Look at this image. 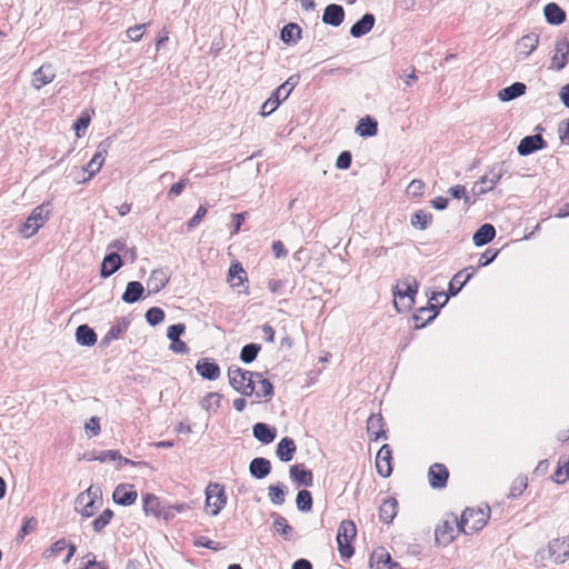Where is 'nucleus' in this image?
Masks as SVG:
<instances>
[{
    "label": "nucleus",
    "instance_id": "nucleus-36",
    "mask_svg": "<svg viewBox=\"0 0 569 569\" xmlns=\"http://www.w3.org/2000/svg\"><path fill=\"white\" fill-rule=\"evenodd\" d=\"M526 84L522 82H513L511 86L501 89L498 92V98L503 101H511L517 99L526 93Z\"/></svg>",
    "mask_w": 569,
    "mask_h": 569
},
{
    "label": "nucleus",
    "instance_id": "nucleus-11",
    "mask_svg": "<svg viewBox=\"0 0 569 569\" xmlns=\"http://www.w3.org/2000/svg\"><path fill=\"white\" fill-rule=\"evenodd\" d=\"M548 551L556 563H565L569 560V535L551 540L548 543Z\"/></svg>",
    "mask_w": 569,
    "mask_h": 569
},
{
    "label": "nucleus",
    "instance_id": "nucleus-26",
    "mask_svg": "<svg viewBox=\"0 0 569 569\" xmlns=\"http://www.w3.org/2000/svg\"><path fill=\"white\" fill-rule=\"evenodd\" d=\"M376 22V18L372 13H365L357 22L350 28V34L353 38H361L369 33Z\"/></svg>",
    "mask_w": 569,
    "mask_h": 569
},
{
    "label": "nucleus",
    "instance_id": "nucleus-3",
    "mask_svg": "<svg viewBox=\"0 0 569 569\" xmlns=\"http://www.w3.org/2000/svg\"><path fill=\"white\" fill-rule=\"evenodd\" d=\"M102 505V490L99 486H90L87 490L78 495L76 499V510L84 518H90Z\"/></svg>",
    "mask_w": 569,
    "mask_h": 569
},
{
    "label": "nucleus",
    "instance_id": "nucleus-52",
    "mask_svg": "<svg viewBox=\"0 0 569 569\" xmlns=\"http://www.w3.org/2000/svg\"><path fill=\"white\" fill-rule=\"evenodd\" d=\"M147 322L154 327L161 323L164 319V311L159 307H151L146 312Z\"/></svg>",
    "mask_w": 569,
    "mask_h": 569
},
{
    "label": "nucleus",
    "instance_id": "nucleus-45",
    "mask_svg": "<svg viewBox=\"0 0 569 569\" xmlns=\"http://www.w3.org/2000/svg\"><path fill=\"white\" fill-rule=\"evenodd\" d=\"M221 395L218 392H209L207 393L200 401V406L206 411H217L220 407Z\"/></svg>",
    "mask_w": 569,
    "mask_h": 569
},
{
    "label": "nucleus",
    "instance_id": "nucleus-43",
    "mask_svg": "<svg viewBox=\"0 0 569 569\" xmlns=\"http://www.w3.org/2000/svg\"><path fill=\"white\" fill-rule=\"evenodd\" d=\"M301 28L293 22L286 24L280 32V38L284 43L296 42L300 38Z\"/></svg>",
    "mask_w": 569,
    "mask_h": 569
},
{
    "label": "nucleus",
    "instance_id": "nucleus-2",
    "mask_svg": "<svg viewBox=\"0 0 569 569\" xmlns=\"http://www.w3.org/2000/svg\"><path fill=\"white\" fill-rule=\"evenodd\" d=\"M489 506H486L483 509L467 508L459 520V528L461 529V532L465 535H471L482 529L489 519Z\"/></svg>",
    "mask_w": 569,
    "mask_h": 569
},
{
    "label": "nucleus",
    "instance_id": "nucleus-25",
    "mask_svg": "<svg viewBox=\"0 0 569 569\" xmlns=\"http://www.w3.org/2000/svg\"><path fill=\"white\" fill-rule=\"evenodd\" d=\"M253 437L263 445L271 443L277 437V429L264 422H257L252 427Z\"/></svg>",
    "mask_w": 569,
    "mask_h": 569
},
{
    "label": "nucleus",
    "instance_id": "nucleus-55",
    "mask_svg": "<svg viewBox=\"0 0 569 569\" xmlns=\"http://www.w3.org/2000/svg\"><path fill=\"white\" fill-rule=\"evenodd\" d=\"M455 199H463L465 203L470 204L472 201L470 197L467 196L466 187L462 184H457L448 189L447 191Z\"/></svg>",
    "mask_w": 569,
    "mask_h": 569
},
{
    "label": "nucleus",
    "instance_id": "nucleus-58",
    "mask_svg": "<svg viewBox=\"0 0 569 569\" xmlns=\"http://www.w3.org/2000/svg\"><path fill=\"white\" fill-rule=\"evenodd\" d=\"M147 26H148L147 23H142V24H136L133 27L128 28L126 31L127 37L131 41H134V42L140 41L143 36V30L146 29Z\"/></svg>",
    "mask_w": 569,
    "mask_h": 569
},
{
    "label": "nucleus",
    "instance_id": "nucleus-54",
    "mask_svg": "<svg viewBox=\"0 0 569 569\" xmlns=\"http://www.w3.org/2000/svg\"><path fill=\"white\" fill-rule=\"evenodd\" d=\"M527 478L526 477H518L513 480L511 487H510V493L509 496L511 498H517L522 495L525 489L527 488Z\"/></svg>",
    "mask_w": 569,
    "mask_h": 569
},
{
    "label": "nucleus",
    "instance_id": "nucleus-19",
    "mask_svg": "<svg viewBox=\"0 0 569 569\" xmlns=\"http://www.w3.org/2000/svg\"><path fill=\"white\" fill-rule=\"evenodd\" d=\"M569 41L566 38L557 39L555 42V53L551 58L552 67L560 71L568 62Z\"/></svg>",
    "mask_w": 569,
    "mask_h": 569
},
{
    "label": "nucleus",
    "instance_id": "nucleus-31",
    "mask_svg": "<svg viewBox=\"0 0 569 569\" xmlns=\"http://www.w3.org/2000/svg\"><path fill=\"white\" fill-rule=\"evenodd\" d=\"M398 513V501L396 498H387L379 507V519L385 523H391Z\"/></svg>",
    "mask_w": 569,
    "mask_h": 569
},
{
    "label": "nucleus",
    "instance_id": "nucleus-47",
    "mask_svg": "<svg viewBox=\"0 0 569 569\" xmlns=\"http://www.w3.org/2000/svg\"><path fill=\"white\" fill-rule=\"evenodd\" d=\"M188 509H189V506L187 503H176V505L163 506L161 518L166 521H169V520L173 519L177 513L184 512Z\"/></svg>",
    "mask_w": 569,
    "mask_h": 569
},
{
    "label": "nucleus",
    "instance_id": "nucleus-13",
    "mask_svg": "<svg viewBox=\"0 0 569 569\" xmlns=\"http://www.w3.org/2000/svg\"><path fill=\"white\" fill-rule=\"evenodd\" d=\"M440 303L437 306L429 301L427 307H421L417 310V312L412 316V320L415 322L416 329H421L430 323L438 315L440 309Z\"/></svg>",
    "mask_w": 569,
    "mask_h": 569
},
{
    "label": "nucleus",
    "instance_id": "nucleus-5",
    "mask_svg": "<svg viewBox=\"0 0 569 569\" xmlns=\"http://www.w3.org/2000/svg\"><path fill=\"white\" fill-rule=\"evenodd\" d=\"M252 371L244 370L240 367L231 366L228 369V379L230 386L242 396H252L254 392L253 382L250 379Z\"/></svg>",
    "mask_w": 569,
    "mask_h": 569
},
{
    "label": "nucleus",
    "instance_id": "nucleus-4",
    "mask_svg": "<svg viewBox=\"0 0 569 569\" xmlns=\"http://www.w3.org/2000/svg\"><path fill=\"white\" fill-rule=\"evenodd\" d=\"M357 535V528L352 520H342L338 528L337 543L338 550L342 559H350L355 549L351 545Z\"/></svg>",
    "mask_w": 569,
    "mask_h": 569
},
{
    "label": "nucleus",
    "instance_id": "nucleus-61",
    "mask_svg": "<svg viewBox=\"0 0 569 569\" xmlns=\"http://www.w3.org/2000/svg\"><path fill=\"white\" fill-rule=\"evenodd\" d=\"M117 458H120V452L118 450H104L99 452V455L93 456L89 460H98L100 462L106 461H116Z\"/></svg>",
    "mask_w": 569,
    "mask_h": 569
},
{
    "label": "nucleus",
    "instance_id": "nucleus-35",
    "mask_svg": "<svg viewBox=\"0 0 569 569\" xmlns=\"http://www.w3.org/2000/svg\"><path fill=\"white\" fill-rule=\"evenodd\" d=\"M76 340L80 346L92 347L97 342V335L88 325H80L76 330Z\"/></svg>",
    "mask_w": 569,
    "mask_h": 569
},
{
    "label": "nucleus",
    "instance_id": "nucleus-49",
    "mask_svg": "<svg viewBox=\"0 0 569 569\" xmlns=\"http://www.w3.org/2000/svg\"><path fill=\"white\" fill-rule=\"evenodd\" d=\"M299 80V74L290 76L286 82H283L277 88V93H283L282 99H287L292 92V90L298 86Z\"/></svg>",
    "mask_w": 569,
    "mask_h": 569
},
{
    "label": "nucleus",
    "instance_id": "nucleus-8",
    "mask_svg": "<svg viewBox=\"0 0 569 569\" xmlns=\"http://www.w3.org/2000/svg\"><path fill=\"white\" fill-rule=\"evenodd\" d=\"M50 210L48 204H40L36 207L26 222L20 228V233L23 238H30L43 226L49 218Z\"/></svg>",
    "mask_w": 569,
    "mask_h": 569
},
{
    "label": "nucleus",
    "instance_id": "nucleus-22",
    "mask_svg": "<svg viewBox=\"0 0 569 569\" xmlns=\"http://www.w3.org/2000/svg\"><path fill=\"white\" fill-rule=\"evenodd\" d=\"M123 266L122 259L118 252H110L106 254L100 268V276L109 278Z\"/></svg>",
    "mask_w": 569,
    "mask_h": 569
},
{
    "label": "nucleus",
    "instance_id": "nucleus-32",
    "mask_svg": "<svg viewBox=\"0 0 569 569\" xmlns=\"http://www.w3.org/2000/svg\"><path fill=\"white\" fill-rule=\"evenodd\" d=\"M129 325L130 320L128 318H119L101 339V346H108L111 341L117 340L122 332L127 331Z\"/></svg>",
    "mask_w": 569,
    "mask_h": 569
},
{
    "label": "nucleus",
    "instance_id": "nucleus-10",
    "mask_svg": "<svg viewBox=\"0 0 569 569\" xmlns=\"http://www.w3.org/2000/svg\"><path fill=\"white\" fill-rule=\"evenodd\" d=\"M539 44V34L536 32H530L522 36L516 42V60L522 61L526 60L537 48Z\"/></svg>",
    "mask_w": 569,
    "mask_h": 569
},
{
    "label": "nucleus",
    "instance_id": "nucleus-38",
    "mask_svg": "<svg viewBox=\"0 0 569 569\" xmlns=\"http://www.w3.org/2000/svg\"><path fill=\"white\" fill-rule=\"evenodd\" d=\"M162 505L159 498L154 495L148 493L143 498V511L146 515H152L157 518H161Z\"/></svg>",
    "mask_w": 569,
    "mask_h": 569
},
{
    "label": "nucleus",
    "instance_id": "nucleus-12",
    "mask_svg": "<svg viewBox=\"0 0 569 569\" xmlns=\"http://www.w3.org/2000/svg\"><path fill=\"white\" fill-rule=\"evenodd\" d=\"M138 498L137 491L133 489L132 485L120 483L116 487L112 499L117 505L120 506H131L136 502Z\"/></svg>",
    "mask_w": 569,
    "mask_h": 569
},
{
    "label": "nucleus",
    "instance_id": "nucleus-44",
    "mask_svg": "<svg viewBox=\"0 0 569 569\" xmlns=\"http://www.w3.org/2000/svg\"><path fill=\"white\" fill-rule=\"evenodd\" d=\"M260 350H261L260 345L254 343V342L248 343L242 347L239 358L243 363L249 365L257 359Z\"/></svg>",
    "mask_w": 569,
    "mask_h": 569
},
{
    "label": "nucleus",
    "instance_id": "nucleus-16",
    "mask_svg": "<svg viewBox=\"0 0 569 569\" xmlns=\"http://www.w3.org/2000/svg\"><path fill=\"white\" fill-rule=\"evenodd\" d=\"M194 369L202 379L210 381L217 380L221 373L219 365L208 358L198 360Z\"/></svg>",
    "mask_w": 569,
    "mask_h": 569
},
{
    "label": "nucleus",
    "instance_id": "nucleus-37",
    "mask_svg": "<svg viewBox=\"0 0 569 569\" xmlns=\"http://www.w3.org/2000/svg\"><path fill=\"white\" fill-rule=\"evenodd\" d=\"M144 288L139 281H130L128 282L124 292L122 293L121 299L126 303H134L140 300L143 296Z\"/></svg>",
    "mask_w": 569,
    "mask_h": 569
},
{
    "label": "nucleus",
    "instance_id": "nucleus-27",
    "mask_svg": "<svg viewBox=\"0 0 569 569\" xmlns=\"http://www.w3.org/2000/svg\"><path fill=\"white\" fill-rule=\"evenodd\" d=\"M169 279L170 277L164 269H156L147 280V287L150 292L158 293L168 284Z\"/></svg>",
    "mask_w": 569,
    "mask_h": 569
},
{
    "label": "nucleus",
    "instance_id": "nucleus-62",
    "mask_svg": "<svg viewBox=\"0 0 569 569\" xmlns=\"http://www.w3.org/2000/svg\"><path fill=\"white\" fill-rule=\"evenodd\" d=\"M186 331L184 323H176L168 328L167 337L172 342L173 340H180V336Z\"/></svg>",
    "mask_w": 569,
    "mask_h": 569
},
{
    "label": "nucleus",
    "instance_id": "nucleus-56",
    "mask_svg": "<svg viewBox=\"0 0 569 569\" xmlns=\"http://www.w3.org/2000/svg\"><path fill=\"white\" fill-rule=\"evenodd\" d=\"M487 180H488V174H483L479 180H477L473 183V186L471 188V192L473 196H481L491 190L489 188Z\"/></svg>",
    "mask_w": 569,
    "mask_h": 569
},
{
    "label": "nucleus",
    "instance_id": "nucleus-42",
    "mask_svg": "<svg viewBox=\"0 0 569 569\" xmlns=\"http://www.w3.org/2000/svg\"><path fill=\"white\" fill-rule=\"evenodd\" d=\"M273 529L286 540H289L293 533V528L288 523L287 519L274 513Z\"/></svg>",
    "mask_w": 569,
    "mask_h": 569
},
{
    "label": "nucleus",
    "instance_id": "nucleus-14",
    "mask_svg": "<svg viewBox=\"0 0 569 569\" xmlns=\"http://www.w3.org/2000/svg\"><path fill=\"white\" fill-rule=\"evenodd\" d=\"M546 147V141L540 134H532L522 138L517 147V151L520 156H529L538 150H542Z\"/></svg>",
    "mask_w": 569,
    "mask_h": 569
},
{
    "label": "nucleus",
    "instance_id": "nucleus-60",
    "mask_svg": "<svg viewBox=\"0 0 569 569\" xmlns=\"http://www.w3.org/2000/svg\"><path fill=\"white\" fill-rule=\"evenodd\" d=\"M208 212V208L206 204H201L197 212L194 213V216L188 221L187 226H188V229H193L196 228L201 221L202 219L206 217Z\"/></svg>",
    "mask_w": 569,
    "mask_h": 569
},
{
    "label": "nucleus",
    "instance_id": "nucleus-28",
    "mask_svg": "<svg viewBox=\"0 0 569 569\" xmlns=\"http://www.w3.org/2000/svg\"><path fill=\"white\" fill-rule=\"evenodd\" d=\"M271 462L267 458L257 457L249 463V472L256 479H263L271 472Z\"/></svg>",
    "mask_w": 569,
    "mask_h": 569
},
{
    "label": "nucleus",
    "instance_id": "nucleus-23",
    "mask_svg": "<svg viewBox=\"0 0 569 569\" xmlns=\"http://www.w3.org/2000/svg\"><path fill=\"white\" fill-rule=\"evenodd\" d=\"M345 19V9L340 4L331 3L325 8L322 21L332 27H339Z\"/></svg>",
    "mask_w": 569,
    "mask_h": 569
},
{
    "label": "nucleus",
    "instance_id": "nucleus-21",
    "mask_svg": "<svg viewBox=\"0 0 569 569\" xmlns=\"http://www.w3.org/2000/svg\"><path fill=\"white\" fill-rule=\"evenodd\" d=\"M367 432L372 441L386 438L385 421L380 413H372L367 420Z\"/></svg>",
    "mask_w": 569,
    "mask_h": 569
},
{
    "label": "nucleus",
    "instance_id": "nucleus-7",
    "mask_svg": "<svg viewBox=\"0 0 569 569\" xmlns=\"http://www.w3.org/2000/svg\"><path fill=\"white\" fill-rule=\"evenodd\" d=\"M476 272V268L468 267L463 270L457 272L449 282L448 292H433L431 299H436V296H443V301L440 303V307L446 306L450 297L457 296L461 289L466 286V283L472 278Z\"/></svg>",
    "mask_w": 569,
    "mask_h": 569
},
{
    "label": "nucleus",
    "instance_id": "nucleus-41",
    "mask_svg": "<svg viewBox=\"0 0 569 569\" xmlns=\"http://www.w3.org/2000/svg\"><path fill=\"white\" fill-rule=\"evenodd\" d=\"M410 222L415 228L426 230L432 222V214L423 210H418L411 216Z\"/></svg>",
    "mask_w": 569,
    "mask_h": 569
},
{
    "label": "nucleus",
    "instance_id": "nucleus-51",
    "mask_svg": "<svg viewBox=\"0 0 569 569\" xmlns=\"http://www.w3.org/2000/svg\"><path fill=\"white\" fill-rule=\"evenodd\" d=\"M103 162L104 157L102 156V152H97L84 168L89 173L87 179H91L97 172H99Z\"/></svg>",
    "mask_w": 569,
    "mask_h": 569
},
{
    "label": "nucleus",
    "instance_id": "nucleus-1",
    "mask_svg": "<svg viewBox=\"0 0 569 569\" xmlns=\"http://www.w3.org/2000/svg\"><path fill=\"white\" fill-rule=\"evenodd\" d=\"M419 284L413 277H406L393 289V306L398 312L412 308Z\"/></svg>",
    "mask_w": 569,
    "mask_h": 569
},
{
    "label": "nucleus",
    "instance_id": "nucleus-6",
    "mask_svg": "<svg viewBox=\"0 0 569 569\" xmlns=\"http://www.w3.org/2000/svg\"><path fill=\"white\" fill-rule=\"evenodd\" d=\"M227 503L224 487L210 482L206 488V509L209 515L216 517Z\"/></svg>",
    "mask_w": 569,
    "mask_h": 569
},
{
    "label": "nucleus",
    "instance_id": "nucleus-15",
    "mask_svg": "<svg viewBox=\"0 0 569 569\" xmlns=\"http://www.w3.org/2000/svg\"><path fill=\"white\" fill-rule=\"evenodd\" d=\"M392 451L389 445H383L376 457V468L377 472L383 477L387 478L392 472V466H391V456Z\"/></svg>",
    "mask_w": 569,
    "mask_h": 569
},
{
    "label": "nucleus",
    "instance_id": "nucleus-9",
    "mask_svg": "<svg viewBox=\"0 0 569 569\" xmlns=\"http://www.w3.org/2000/svg\"><path fill=\"white\" fill-rule=\"evenodd\" d=\"M458 532H461L459 520L456 516L451 515L437 526L435 536L438 543L447 546L455 539Z\"/></svg>",
    "mask_w": 569,
    "mask_h": 569
},
{
    "label": "nucleus",
    "instance_id": "nucleus-50",
    "mask_svg": "<svg viewBox=\"0 0 569 569\" xmlns=\"http://www.w3.org/2000/svg\"><path fill=\"white\" fill-rule=\"evenodd\" d=\"M299 80V74L290 76L286 82H283L277 88V93H283L282 99H287L292 92V90L298 86Z\"/></svg>",
    "mask_w": 569,
    "mask_h": 569
},
{
    "label": "nucleus",
    "instance_id": "nucleus-29",
    "mask_svg": "<svg viewBox=\"0 0 569 569\" xmlns=\"http://www.w3.org/2000/svg\"><path fill=\"white\" fill-rule=\"evenodd\" d=\"M543 14L548 23L559 26L566 21L565 10L556 2H549L543 8Z\"/></svg>",
    "mask_w": 569,
    "mask_h": 569
},
{
    "label": "nucleus",
    "instance_id": "nucleus-64",
    "mask_svg": "<svg viewBox=\"0 0 569 569\" xmlns=\"http://www.w3.org/2000/svg\"><path fill=\"white\" fill-rule=\"evenodd\" d=\"M559 137L562 143L569 144V118L559 124Z\"/></svg>",
    "mask_w": 569,
    "mask_h": 569
},
{
    "label": "nucleus",
    "instance_id": "nucleus-63",
    "mask_svg": "<svg viewBox=\"0 0 569 569\" xmlns=\"http://www.w3.org/2000/svg\"><path fill=\"white\" fill-rule=\"evenodd\" d=\"M69 543L67 542L66 539H59L57 540L49 550L44 551L43 556L46 558L50 557V556H57L58 553H60L61 551H63L66 548H68Z\"/></svg>",
    "mask_w": 569,
    "mask_h": 569
},
{
    "label": "nucleus",
    "instance_id": "nucleus-48",
    "mask_svg": "<svg viewBox=\"0 0 569 569\" xmlns=\"http://www.w3.org/2000/svg\"><path fill=\"white\" fill-rule=\"evenodd\" d=\"M113 518V511L111 509H106L99 515L92 522V528L96 532H101Z\"/></svg>",
    "mask_w": 569,
    "mask_h": 569
},
{
    "label": "nucleus",
    "instance_id": "nucleus-30",
    "mask_svg": "<svg viewBox=\"0 0 569 569\" xmlns=\"http://www.w3.org/2000/svg\"><path fill=\"white\" fill-rule=\"evenodd\" d=\"M296 451H297V446H296L293 439H291L289 437H284L279 441V443L277 446L276 455L280 461L289 462L293 459Z\"/></svg>",
    "mask_w": 569,
    "mask_h": 569
},
{
    "label": "nucleus",
    "instance_id": "nucleus-57",
    "mask_svg": "<svg viewBox=\"0 0 569 569\" xmlns=\"http://www.w3.org/2000/svg\"><path fill=\"white\" fill-rule=\"evenodd\" d=\"M425 182L419 179H413L407 187V194L410 197H420L425 190Z\"/></svg>",
    "mask_w": 569,
    "mask_h": 569
},
{
    "label": "nucleus",
    "instance_id": "nucleus-20",
    "mask_svg": "<svg viewBox=\"0 0 569 569\" xmlns=\"http://www.w3.org/2000/svg\"><path fill=\"white\" fill-rule=\"evenodd\" d=\"M54 78V68L51 64H42L32 73L31 84L34 89L39 90L46 84L51 83Z\"/></svg>",
    "mask_w": 569,
    "mask_h": 569
},
{
    "label": "nucleus",
    "instance_id": "nucleus-53",
    "mask_svg": "<svg viewBox=\"0 0 569 569\" xmlns=\"http://www.w3.org/2000/svg\"><path fill=\"white\" fill-rule=\"evenodd\" d=\"M259 389L253 395L257 398L264 397L268 400L273 396V385L268 379L258 380Z\"/></svg>",
    "mask_w": 569,
    "mask_h": 569
},
{
    "label": "nucleus",
    "instance_id": "nucleus-17",
    "mask_svg": "<svg viewBox=\"0 0 569 569\" xmlns=\"http://www.w3.org/2000/svg\"><path fill=\"white\" fill-rule=\"evenodd\" d=\"M449 471L442 463H433L428 471L429 483L435 489H442L447 486Z\"/></svg>",
    "mask_w": 569,
    "mask_h": 569
},
{
    "label": "nucleus",
    "instance_id": "nucleus-46",
    "mask_svg": "<svg viewBox=\"0 0 569 569\" xmlns=\"http://www.w3.org/2000/svg\"><path fill=\"white\" fill-rule=\"evenodd\" d=\"M297 508L301 512H308L312 508V496L311 492L302 489L298 491L296 498Z\"/></svg>",
    "mask_w": 569,
    "mask_h": 569
},
{
    "label": "nucleus",
    "instance_id": "nucleus-59",
    "mask_svg": "<svg viewBox=\"0 0 569 569\" xmlns=\"http://www.w3.org/2000/svg\"><path fill=\"white\" fill-rule=\"evenodd\" d=\"M352 161V154L350 151L345 150L342 151L337 160H336V167L340 170H347L350 168Z\"/></svg>",
    "mask_w": 569,
    "mask_h": 569
},
{
    "label": "nucleus",
    "instance_id": "nucleus-40",
    "mask_svg": "<svg viewBox=\"0 0 569 569\" xmlns=\"http://www.w3.org/2000/svg\"><path fill=\"white\" fill-rule=\"evenodd\" d=\"M286 486L281 482L268 487V497L271 503L281 506L286 501Z\"/></svg>",
    "mask_w": 569,
    "mask_h": 569
},
{
    "label": "nucleus",
    "instance_id": "nucleus-24",
    "mask_svg": "<svg viewBox=\"0 0 569 569\" xmlns=\"http://www.w3.org/2000/svg\"><path fill=\"white\" fill-rule=\"evenodd\" d=\"M290 478L298 486L311 487L313 485V473L303 468L302 465H292L289 469Z\"/></svg>",
    "mask_w": 569,
    "mask_h": 569
},
{
    "label": "nucleus",
    "instance_id": "nucleus-33",
    "mask_svg": "<svg viewBox=\"0 0 569 569\" xmlns=\"http://www.w3.org/2000/svg\"><path fill=\"white\" fill-rule=\"evenodd\" d=\"M495 237V227L490 223H485L473 233L472 241L476 247H482L491 242Z\"/></svg>",
    "mask_w": 569,
    "mask_h": 569
},
{
    "label": "nucleus",
    "instance_id": "nucleus-39",
    "mask_svg": "<svg viewBox=\"0 0 569 569\" xmlns=\"http://www.w3.org/2000/svg\"><path fill=\"white\" fill-rule=\"evenodd\" d=\"M282 94L283 93H277V89L273 90L269 99L262 103L260 114L267 117L276 111L280 103L286 100L282 99Z\"/></svg>",
    "mask_w": 569,
    "mask_h": 569
},
{
    "label": "nucleus",
    "instance_id": "nucleus-18",
    "mask_svg": "<svg viewBox=\"0 0 569 569\" xmlns=\"http://www.w3.org/2000/svg\"><path fill=\"white\" fill-rule=\"evenodd\" d=\"M370 569H395L399 563L395 562L385 548L376 549L370 557Z\"/></svg>",
    "mask_w": 569,
    "mask_h": 569
},
{
    "label": "nucleus",
    "instance_id": "nucleus-34",
    "mask_svg": "<svg viewBox=\"0 0 569 569\" xmlns=\"http://www.w3.org/2000/svg\"><path fill=\"white\" fill-rule=\"evenodd\" d=\"M355 131L360 137H375L378 132V122L370 116H366L358 121Z\"/></svg>",
    "mask_w": 569,
    "mask_h": 569
}]
</instances>
